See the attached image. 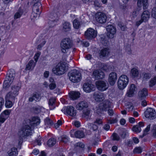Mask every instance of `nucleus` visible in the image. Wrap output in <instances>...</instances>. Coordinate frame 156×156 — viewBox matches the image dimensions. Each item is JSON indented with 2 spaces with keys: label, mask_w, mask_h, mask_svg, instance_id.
Returning a JSON list of instances; mask_svg holds the SVG:
<instances>
[{
  "label": "nucleus",
  "mask_w": 156,
  "mask_h": 156,
  "mask_svg": "<svg viewBox=\"0 0 156 156\" xmlns=\"http://www.w3.org/2000/svg\"><path fill=\"white\" fill-rule=\"evenodd\" d=\"M11 112V111L9 110H6L3 112V113L9 117Z\"/></svg>",
  "instance_id": "0e129e2a"
},
{
  "label": "nucleus",
  "mask_w": 156,
  "mask_h": 156,
  "mask_svg": "<svg viewBox=\"0 0 156 156\" xmlns=\"http://www.w3.org/2000/svg\"><path fill=\"white\" fill-rule=\"evenodd\" d=\"M102 121L101 119L99 118H97L96 119V120L94 121V124L89 123L87 124V127L88 129H89V131H87V133L89 134H90L91 133L90 130H92L94 131H95L97 130L98 129V126L96 125L95 123H97L98 125H100L102 124Z\"/></svg>",
  "instance_id": "6e6552de"
},
{
  "label": "nucleus",
  "mask_w": 156,
  "mask_h": 156,
  "mask_svg": "<svg viewBox=\"0 0 156 156\" xmlns=\"http://www.w3.org/2000/svg\"><path fill=\"white\" fill-rule=\"evenodd\" d=\"M42 9L41 2H38L37 4H34L33 6L32 14L34 17H37V15H39L41 12V10Z\"/></svg>",
  "instance_id": "9b49d317"
},
{
  "label": "nucleus",
  "mask_w": 156,
  "mask_h": 156,
  "mask_svg": "<svg viewBox=\"0 0 156 156\" xmlns=\"http://www.w3.org/2000/svg\"><path fill=\"white\" fill-rule=\"evenodd\" d=\"M156 84V76L152 79L150 81L149 86L152 87Z\"/></svg>",
  "instance_id": "09e8293b"
},
{
  "label": "nucleus",
  "mask_w": 156,
  "mask_h": 156,
  "mask_svg": "<svg viewBox=\"0 0 156 156\" xmlns=\"http://www.w3.org/2000/svg\"><path fill=\"white\" fill-rule=\"evenodd\" d=\"M73 24L74 27L76 29H79L80 26V22L76 19H75L74 20Z\"/></svg>",
  "instance_id": "37998d69"
},
{
  "label": "nucleus",
  "mask_w": 156,
  "mask_h": 156,
  "mask_svg": "<svg viewBox=\"0 0 156 156\" xmlns=\"http://www.w3.org/2000/svg\"><path fill=\"white\" fill-rule=\"evenodd\" d=\"M144 126V123L143 122H140L138 124L134 126L133 128V130L137 133L140 132L141 131V127Z\"/></svg>",
  "instance_id": "5701e85b"
},
{
  "label": "nucleus",
  "mask_w": 156,
  "mask_h": 156,
  "mask_svg": "<svg viewBox=\"0 0 156 156\" xmlns=\"http://www.w3.org/2000/svg\"><path fill=\"white\" fill-rule=\"evenodd\" d=\"M141 18L144 22L147 21L150 18L149 12L147 11H144L141 14Z\"/></svg>",
  "instance_id": "393cba45"
},
{
  "label": "nucleus",
  "mask_w": 156,
  "mask_h": 156,
  "mask_svg": "<svg viewBox=\"0 0 156 156\" xmlns=\"http://www.w3.org/2000/svg\"><path fill=\"white\" fill-rule=\"evenodd\" d=\"M8 154L9 156H16L18 154L17 149L15 147L12 148L8 151Z\"/></svg>",
  "instance_id": "473e14b6"
},
{
  "label": "nucleus",
  "mask_w": 156,
  "mask_h": 156,
  "mask_svg": "<svg viewBox=\"0 0 156 156\" xmlns=\"http://www.w3.org/2000/svg\"><path fill=\"white\" fill-rule=\"evenodd\" d=\"M12 83H9V81L5 79L3 84V87L6 88L9 87Z\"/></svg>",
  "instance_id": "864d4df0"
},
{
  "label": "nucleus",
  "mask_w": 156,
  "mask_h": 156,
  "mask_svg": "<svg viewBox=\"0 0 156 156\" xmlns=\"http://www.w3.org/2000/svg\"><path fill=\"white\" fill-rule=\"evenodd\" d=\"M128 77L126 75H123L119 78L117 82L119 88L121 90L124 89L126 86L129 82Z\"/></svg>",
  "instance_id": "423d86ee"
},
{
  "label": "nucleus",
  "mask_w": 156,
  "mask_h": 156,
  "mask_svg": "<svg viewBox=\"0 0 156 156\" xmlns=\"http://www.w3.org/2000/svg\"><path fill=\"white\" fill-rule=\"evenodd\" d=\"M153 136L156 138V124L154 125L152 130Z\"/></svg>",
  "instance_id": "13d9d810"
},
{
  "label": "nucleus",
  "mask_w": 156,
  "mask_h": 156,
  "mask_svg": "<svg viewBox=\"0 0 156 156\" xmlns=\"http://www.w3.org/2000/svg\"><path fill=\"white\" fill-rule=\"evenodd\" d=\"M41 52L38 51L35 55L34 57V58L35 61L36 62H37L38 59L41 55Z\"/></svg>",
  "instance_id": "4d7b16f0"
},
{
  "label": "nucleus",
  "mask_w": 156,
  "mask_h": 156,
  "mask_svg": "<svg viewBox=\"0 0 156 156\" xmlns=\"http://www.w3.org/2000/svg\"><path fill=\"white\" fill-rule=\"evenodd\" d=\"M11 100L9 99V100H6L5 101V105L6 107L8 108L11 107L12 105V101L14 102V101H11Z\"/></svg>",
  "instance_id": "de8ad7c7"
},
{
  "label": "nucleus",
  "mask_w": 156,
  "mask_h": 156,
  "mask_svg": "<svg viewBox=\"0 0 156 156\" xmlns=\"http://www.w3.org/2000/svg\"><path fill=\"white\" fill-rule=\"evenodd\" d=\"M56 99L54 98H51L48 102V104L51 109H53L55 108V103Z\"/></svg>",
  "instance_id": "f704fd0d"
},
{
  "label": "nucleus",
  "mask_w": 156,
  "mask_h": 156,
  "mask_svg": "<svg viewBox=\"0 0 156 156\" xmlns=\"http://www.w3.org/2000/svg\"><path fill=\"white\" fill-rule=\"evenodd\" d=\"M90 110L88 109L83 111L82 114V117L87 120L90 116Z\"/></svg>",
  "instance_id": "c9c22d12"
},
{
  "label": "nucleus",
  "mask_w": 156,
  "mask_h": 156,
  "mask_svg": "<svg viewBox=\"0 0 156 156\" xmlns=\"http://www.w3.org/2000/svg\"><path fill=\"white\" fill-rule=\"evenodd\" d=\"M97 22L101 24L105 23L107 20V17L105 13L101 12H98L95 15Z\"/></svg>",
  "instance_id": "1a4fd4ad"
},
{
  "label": "nucleus",
  "mask_w": 156,
  "mask_h": 156,
  "mask_svg": "<svg viewBox=\"0 0 156 156\" xmlns=\"http://www.w3.org/2000/svg\"><path fill=\"white\" fill-rule=\"evenodd\" d=\"M56 85L55 83H51L49 85V87L51 90H53L56 87Z\"/></svg>",
  "instance_id": "052dcab7"
},
{
  "label": "nucleus",
  "mask_w": 156,
  "mask_h": 156,
  "mask_svg": "<svg viewBox=\"0 0 156 156\" xmlns=\"http://www.w3.org/2000/svg\"><path fill=\"white\" fill-rule=\"evenodd\" d=\"M151 76V74L149 73L144 72L142 73V76L144 80L150 79Z\"/></svg>",
  "instance_id": "a19ab883"
},
{
  "label": "nucleus",
  "mask_w": 156,
  "mask_h": 156,
  "mask_svg": "<svg viewBox=\"0 0 156 156\" xmlns=\"http://www.w3.org/2000/svg\"><path fill=\"white\" fill-rule=\"evenodd\" d=\"M151 16L156 19V7L153 8L151 12Z\"/></svg>",
  "instance_id": "5fc2aeb1"
},
{
  "label": "nucleus",
  "mask_w": 156,
  "mask_h": 156,
  "mask_svg": "<svg viewBox=\"0 0 156 156\" xmlns=\"http://www.w3.org/2000/svg\"><path fill=\"white\" fill-rule=\"evenodd\" d=\"M94 86L88 83H85L83 85V89L84 91L86 92H90L94 90Z\"/></svg>",
  "instance_id": "412c9836"
},
{
  "label": "nucleus",
  "mask_w": 156,
  "mask_h": 156,
  "mask_svg": "<svg viewBox=\"0 0 156 156\" xmlns=\"http://www.w3.org/2000/svg\"><path fill=\"white\" fill-rule=\"evenodd\" d=\"M112 105V102L108 100H106L99 104L97 110V112L99 114L104 112H106L111 108Z\"/></svg>",
  "instance_id": "f03ea898"
},
{
  "label": "nucleus",
  "mask_w": 156,
  "mask_h": 156,
  "mask_svg": "<svg viewBox=\"0 0 156 156\" xmlns=\"http://www.w3.org/2000/svg\"><path fill=\"white\" fill-rule=\"evenodd\" d=\"M58 139L61 142L65 144L67 143L69 141V138L66 135H63L58 138Z\"/></svg>",
  "instance_id": "4c0bfd02"
},
{
  "label": "nucleus",
  "mask_w": 156,
  "mask_h": 156,
  "mask_svg": "<svg viewBox=\"0 0 156 156\" xmlns=\"http://www.w3.org/2000/svg\"><path fill=\"white\" fill-rule=\"evenodd\" d=\"M15 76V72L13 70H9L8 71L5 80L9 81V83H12L14 79Z\"/></svg>",
  "instance_id": "a211bd4d"
},
{
  "label": "nucleus",
  "mask_w": 156,
  "mask_h": 156,
  "mask_svg": "<svg viewBox=\"0 0 156 156\" xmlns=\"http://www.w3.org/2000/svg\"><path fill=\"white\" fill-rule=\"evenodd\" d=\"M117 122V120L116 119H111V120H110L108 121V122L110 123L111 124H113L114 123H115Z\"/></svg>",
  "instance_id": "338daca9"
},
{
  "label": "nucleus",
  "mask_w": 156,
  "mask_h": 156,
  "mask_svg": "<svg viewBox=\"0 0 156 156\" xmlns=\"http://www.w3.org/2000/svg\"><path fill=\"white\" fill-rule=\"evenodd\" d=\"M112 136V140H114L118 141L119 140V136L116 133H113Z\"/></svg>",
  "instance_id": "3c124183"
},
{
  "label": "nucleus",
  "mask_w": 156,
  "mask_h": 156,
  "mask_svg": "<svg viewBox=\"0 0 156 156\" xmlns=\"http://www.w3.org/2000/svg\"><path fill=\"white\" fill-rule=\"evenodd\" d=\"M131 74L133 78L137 77L139 74L138 70L135 68H133L131 69Z\"/></svg>",
  "instance_id": "72a5a7b5"
},
{
  "label": "nucleus",
  "mask_w": 156,
  "mask_h": 156,
  "mask_svg": "<svg viewBox=\"0 0 156 156\" xmlns=\"http://www.w3.org/2000/svg\"><path fill=\"white\" fill-rule=\"evenodd\" d=\"M137 5L139 7L143 6L144 9H146L148 6L147 0H138Z\"/></svg>",
  "instance_id": "b1692460"
},
{
  "label": "nucleus",
  "mask_w": 156,
  "mask_h": 156,
  "mask_svg": "<svg viewBox=\"0 0 156 156\" xmlns=\"http://www.w3.org/2000/svg\"><path fill=\"white\" fill-rule=\"evenodd\" d=\"M142 152V149L140 147H136L133 150L134 154H139Z\"/></svg>",
  "instance_id": "8fccbe9b"
},
{
  "label": "nucleus",
  "mask_w": 156,
  "mask_h": 156,
  "mask_svg": "<svg viewBox=\"0 0 156 156\" xmlns=\"http://www.w3.org/2000/svg\"><path fill=\"white\" fill-rule=\"evenodd\" d=\"M96 84L98 90L103 91L106 90L108 86L107 83L102 80H98L96 82Z\"/></svg>",
  "instance_id": "4468645a"
},
{
  "label": "nucleus",
  "mask_w": 156,
  "mask_h": 156,
  "mask_svg": "<svg viewBox=\"0 0 156 156\" xmlns=\"http://www.w3.org/2000/svg\"><path fill=\"white\" fill-rule=\"evenodd\" d=\"M62 30L64 31H69L71 30V24L67 22H65L63 24Z\"/></svg>",
  "instance_id": "c756f323"
},
{
  "label": "nucleus",
  "mask_w": 156,
  "mask_h": 156,
  "mask_svg": "<svg viewBox=\"0 0 156 156\" xmlns=\"http://www.w3.org/2000/svg\"><path fill=\"white\" fill-rule=\"evenodd\" d=\"M67 63L65 62H61L53 68L52 72L57 75H60L64 74L67 71Z\"/></svg>",
  "instance_id": "f257e3e1"
},
{
  "label": "nucleus",
  "mask_w": 156,
  "mask_h": 156,
  "mask_svg": "<svg viewBox=\"0 0 156 156\" xmlns=\"http://www.w3.org/2000/svg\"><path fill=\"white\" fill-rule=\"evenodd\" d=\"M76 147H79L81 148H83L84 147V145L81 143H77L75 145Z\"/></svg>",
  "instance_id": "bf43d9fd"
},
{
  "label": "nucleus",
  "mask_w": 156,
  "mask_h": 156,
  "mask_svg": "<svg viewBox=\"0 0 156 156\" xmlns=\"http://www.w3.org/2000/svg\"><path fill=\"white\" fill-rule=\"evenodd\" d=\"M32 96L35 99V101H39L40 98V96L37 93H35L33 94Z\"/></svg>",
  "instance_id": "603ef678"
},
{
  "label": "nucleus",
  "mask_w": 156,
  "mask_h": 156,
  "mask_svg": "<svg viewBox=\"0 0 156 156\" xmlns=\"http://www.w3.org/2000/svg\"><path fill=\"white\" fill-rule=\"evenodd\" d=\"M4 99L2 98H0V112L2 108V106L4 104Z\"/></svg>",
  "instance_id": "69168bd1"
},
{
  "label": "nucleus",
  "mask_w": 156,
  "mask_h": 156,
  "mask_svg": "<svg viewBox=\"0 0 156 156\" xmlns=\"http://www.w3.org/2000/svg\"><path fill=\"white\" fill-rule=\"evenodd\" d=\"M62 111L65 114H67L72 117L75 116L76 114V110L72 106L64 107L62 109Z\"/></svg>",
  "instance_id": "0eeeda50"
},
{
  "label": "nucleus",
  "mask_w": 156,
  "mask_h": 156,
  "mask_svg": "<svg viewBox=\"0 0 156 156\" xmlns=\"http://www.w3.org/2000/svg\"><path fill=\"white\" fill-rule=\"evenodd\" d=\"M56 140L55 139L51 138L48 140L47 144L49 147H52L56 144Z\"/></svg>",
  "instance_id": "ea45409f"
},
{
  "label": "nucleus",
  "mask_w": 156,
  "mask_h": 156,
  "mask_svg": "<svg viewBox=\"0 0 156 156\" xmlns=\"http://www.w3.org/2000/svg\"><path fill=\"white\" fill-rule=\"evenodd\" d=\"M18 94L16 92V93H12L11 91L9 92L7 95V97L9 98V99L11 100L12 101H14L15 98L17 96Z\"/></svg>",
  "instance_id": "7c9ffc66"
},
{
  "label": "nucleus",
  "mask_w": 156,
  "mask_h": 156,
  "mask_svg": "<svg viewBox=\"0 0 156 156\" xmlns=\"http://www.w3.org/2000/svg\"><path fill=\"white\" fill-rule=\"evenodd\" d=\"M23 12V9L21 7H20L14 15V19L16 20L20 18Z\"/></svg>",
  "instance_id": "a878e982"
},
{
  "label": "nucleus",
  "mask_w": 156,
  "mask_h": 156,
  "mask_svg": "<svg viewBox=\"0 0 156 156\" xmlns=\"http://www.w3.org/2000/svg\"><path fill=\"white\" fill-rule=\"evenodd\" d=\"M110 128L109 125L108 124H105L103 127V128L106 130H108Z\"/></svg>",
  "instance_id": "774afa93"
},
{
  "label": "nucleus",
  "mask_w": 156,
  "mask_h": 156,
  "mask_svg": "<svg viewBox=\"0 0 156 156\" xmlns=\"http://www.w3.org/2000/svg\"><path fill=\"white\" fill-rule=\"evenodd\" d=\"M93 75L95 79L99 80L104 78L105 75L104 73L101 70H96L94 71Z\"/></svg>",
  "instance_id": "aec40b11"
},
{
  "label": "nucleus",
  "mask_w": 156,
  "mask_h": 156,
  "mask_svg": "<svg viewBox=\"0 0 156 156\" xmlns=\"http://www.w3.org/2000/svg\"><path fill=\"white\" fill-rule=\"evenodd\" d=\"M68 76L70 80L73 83L80 81L81 79L80 73L76 69L72 70L68 73Z\"/></svg>",
  "instance_id": "7ed1b4c3"
},
{
  "label": "nucleus",
  "mask_w": 156,
  "mask_h": 156,
  "mask_svg": "<svg viewBox=\"0 0 156 156\" xmlns=\"http://www.w3.org/2000/svg\"><path fill=\"white\" fill-rule=\"evenodd\" d=\"M97 35V32L92 28L87 29L85 33V36L86 38L91 40L95 38Z\"/></svg>",
  "instance_id": "9d476101"
},
{
  "label": "nucleus",
  "mask_w": 156,
  "mask_h": 156,
  "mask_svg": "<svg viewBox=\"0 0 156 156\" xmlns=\"http://www.w3.org/2000/svg\"><path fill=\"white\" fill-rule=\"evenodd\" d=\"M46 43V41L44 39L42 38L38 40L37 41V44L40 43V44L42 45H44Z\"/></svg>",
  "instance_id": "6e6d98bb"
},
{
  "label": "nucleus",
  "mask_w": 156,
  "mask_h": 156,
  "mask_svg": "<svg viewBox=\"0 0 156 156\" xmlns=\"http://www.w3.org/2000/svg\"><path fill=\"white\" fill-rule=\"evenodd\" d=\"M20 88V87L18 86H13L12 87L11 90L10 91L14 93H16L18 94Z\"/></svg>",
  "instance_id": "79ce46f5"
},
{
  "label": "nucleus",
  "mask_w": 156,
  "mask_h": 156,
  "mask_svg": "<svg viewBox=\"0 0 156 156\" xmlns=\"http://www.w3.org/2000/svg\"><path fill=\"white\" fill-rule=\"evenodd\" d=\"M150 127L151 125L150 124L148 125L144 130L143 135L140 136V137L141 138H142L144 136L146 135L147 134V132L150 130Z\"/></svg>",
  "instance_id": "c03bdc74"
},
{
  "label": "nucleus",
  "mask_w": 156,
  "mask_h": 156,
  "mask_svg": "<svg viewBox=\"0 0 156 156\" xmlns=\"http://www.w3.org/2000/svg\"><path fill=\"white\" fill-rule=\"evenodd\" d=\"M148 95V91L146 88H144L138 93L139 98L140 100L144 99Z\"/></svg>",
  "instance_id": "4be33fe9"
},
{
  "label": "nucleus",
  "mask_w": 156,
  "mask_h": 156,
  "mask_svg": "<svg viewBox=\"0 0 156 156\" xmlns=\"http://www.w3.org/2000/svg\"><path fill=\"white\" fill-rule=\"evenodd\" d=\"M117 77V74L114 72H112L109 74L108 81L111 85H114L116 81Z\"/></svg>",
  "instance_id": "f3484780"
},
{
  "label": "nucleus",
  "mask_w": 156,
  "mask_h": 156,
  "mask_svg": "<svg viewBox=\"0 0 156 156\" xmlns=\"http://www.w3.org/2000/svg\"><path fill=\"white\" fill-rule=\"evenodd\" d=\"M75 135L77 138H82L84 136V134L82 131L78 130L75 132Z\"/></svg>",
  "instance_id": "58836bf2"
},
{
  "label": "nucleus",
  "mask_w": 156,
  "mask_h": 156,
  "mask_svg": "<svg viewBox=\"0 0 156 156\" xmlns=\"http://www.w3.org/2000/svg\"><path fill=\"white\" fill-rule=\"evenodd\" d=\"M89 103L86 101H82L79 102L76 105V108L79 110H81L88 107Z\"/></svg>",
  "instance_id": "6ab92c4d"
},
{
  "label": "nucleus",
  "mask_w": 156,
  "mask_h": 156,
  "mask_svg": "<svg viewBox=\"0 0 156 156\" xmlns=\"http://www.w3.org/2000/svg\"><path fill=\"white\" fill-rule=\"evenodd\" d=\"M129 89L127 91L126 95L128 97H131L135 94L137 90V88L134 84H131L129 87Z\"/></svg>",
  "instance_id": "2eb2a0df"
},
{
  "label": "nucleus",
  "mask_w": 156,
  "mask_h": 156,
  "mask_svg": "<svg viewBox=\"0 0 156 156\" xmlns=\"http://www.w3.org/2000/svg\"><path fill=\"white\" fill-rule=\"evenodd\" d=\"M145 116L147 118L154 119L156 117V112L155 110L151 108H148L144 112Z\"/></svg>",
  "instance_id": "ddd939ff"
},
{
  "label": "nucleus",
  "mask_w": 156,
  "mask_h": 156,
  "mask_svg": "<svg viewBox=\"0 0 156 156\" xmlns=\"http://www.w3.org/2000/svg\"><path fill=\"white\" fill-rule=\"evenodd\" d=\"M107 111L108 114L110 115H112L114 113V111L112 109H110L109 108L108 110Z\"/></svg>",
  "instance_id": "e2e57ef3"
},
{
  "label": "nucleus",
  "mask_w": 156,
  "mask_h": 156,
  "mask_svg": "<svg viewBox=\"0 0 156 156\" xmlns=\"http://www.w3.org/2000/svg\"><path fill=\"white\" fill-rule=\"evenodd\" d=\"M73 45L72 41L69 38H65L62 39L60 44L61 50L63 53H66L68 50L71 48Z\"/></svg>",
  "instance_id": "20e7f679"
},
{
  "label": "nucleus",
  "mask_w": 156,
  "mask_h": 156,
  "mask_svg": "<svg viewBox=\"0 0 156 156\" xmlns=\"http://www.w3.org/2000/svg\"><path fill=\"white\" fill-rule=\"evenodd\" d=\"M31 128L28 125L23 126L19 132L18 134L20 139L21 140L25 136H28L32 134Z\"/></svg>",
  "instance_id": "39448f33"
},
{
  "label": "nucleus",
  "mask_w": 156,
  "mask_h": 156,
  "mask_svg": "<svg viewBox=\"0 0 156 156\" xmlns=\"http://www.w3.org/2000/svg\"><path fill=\"white\" fill-rule=\"evenodd\" d=\"M58 19L57 17L54 19L50 20L48 22L50 27H54L57 23V21H58Z\"/></svg>",
  "instance_id": "e433bc0d"
},
{
  "label": "nucleus",
  "mask_w": 156,
  "mask_h": 156,
  "mask_svg": "<svg viewBox=\"0 0 156 156\" xmlns=\"http://www.w3.org/2000/svg\"><path fill=\"white\" fill-rule=\"evenodd\" d=\"M134 107L132 104L128 105L127 106V108L128 109L129 111L133 110Z\"/></svg>",
  "instance_id": "680f3d73"
},
{
  "label": "nucleus",
  "mask_w": 156,
  "mask_h": 156,
  "mask_svg": "<svg viewBox=\"0 0 156 156\" xmlns=\"http://www.w3.org/2000/svg\"><path fill=\"white\" fill-rule=\"evenodd\" d=\"M80 95V93L78 92L72 91L69 93L70 97L73 100H75L79 98Z\"/></svg>",
  "instance_id": "c85d7f7f"
},
{
  "label": "nucleus",
  "mask_w": 156,
  "mask_h": 156,
  "mask_svg": "<svg viewBox=\"0 0 156 156\" xmlns=\"http://www.w3.org/2000/svg\"><path fill=\"white\" fill-rule=\"evenodd\" d=\"M31 124L34 126H37L40 124V120L37 117H34L32 118L30 121Z\"/></svg>",
  "instance_id": "2f4dec72"
},
{
  "label": "nucleus",
  "mask_w": 156,
  "mask_h": 156,
  "mask_svg": "<svg viewBox=\"0 0 156 156\" xmlns=\"http://www.w3.org/2000/svg\"><path fill=\"white\" fill-rule=\"evenodd\" d=\"M107 31V36L110 38H113L116 33V29L114 26L112 25H108L106 27Z\"/></svg>",
  "instance_id": "f8f14e48"
},
{
  "label": "nucleus",
  "mask_w": 156,
  "mask_h": 156,
  "mask_svg": "<svg viewBox=\"0 0 156 156\" xmlns=\"http://www.w3.org/2000/svg\"><path fill=\"white\" fill-rule=\"evenodd\" d=\"M93 97L95 101L97 102H101L105 98L104 94L100 92H95L94 94Z\"/></svg>",
  "instance_id": "dca6fc26"
},
{
  "label": "nucleus",
  "mask_w": 156,
  "mask_h": 156,
  "mask_svg": "<svg viewBox=\"0 0 156 156\" xmlns=\"http://www.w3.org/2000/svg\"><path fill=\"white\" fill-rule=\"evenodd\" d=\"M36 65V63H34L33 60H30L28 64L27 65L25 68L26 70H32L34 69Z\"/></svg>",
  "instance_id": "bb28decb"
},
{
  "label": "nucleus",
  "mask_w": 156,
  "mask_h": 156,
  "mask_svg": "<svg viewBox=\"0 0 156 156\" xmlns=\"http://www.w3.org/2000/svg\"><path fill=\"white\" fill-rule=\"evenodd\" d=\"M109 50L107 48H105L102 49L100 51L99 53L100 56L101 58L103 57L107 56L109 54Z\"/></svg>",
  "instance_id": "cd10ccee"
},
{
  "label": "nucleus",
  "mask_w": 156,
  "mask_h": 156,
  "mask_svg": "<svg viewBox=\"0 0 156 156\" xmlns=\"http://www.w3.org/2000/svg\"><path fill=\"white\" fill-rule=\"evenodd\" d=\"M44 122L45 125H47V127L48 126L49 127L50 126L52 125L53 124L52 120L48 118L45 119Z\"/></svg>",
  "instance_id": "a18cd8bd"
},
{
  "label": "nucleus",
  "mask_w": 156,
  "mask_h": 156,
  "mask_svg": "<svg viewBox=\"0 0 156 156\" xmlns=\"http://www.w3.org/2000/svg\"><path fill=\"white\" fill-rule=\"evenodd\" d=\"M31 111L35 114H37L41 111V109L39 107H35L31 108Z\"/></svg>",
  "instance_id": "49530a36"
}]
</instances>
